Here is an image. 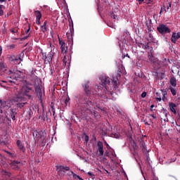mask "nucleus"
I'll use <instances>...</instances> for the list:
<instances>
[{
	"instance_id": "29",
	"label": "nucleus",
	"mask_w": 180,
	"mask_h": 180,
	"mask_svg": "<svg viewBox=\"0 0 180 180\" xmlns=\"http://www.w3.org/2000/svg\"><path fill=\"white\" fill-rule=\"evenodd\" d=\"M148 58L150 61V63H154V56H153V51H150V53H148Z\"/></svg>"
},
{
	"instance_id": "1",
	"label": "nucleus",
	"mask_w": 180,
	"mask_h": 180,
	"mask_svg": "<svg viewBox=\"0 0 180 180\" xmlns=\"http://www.w3.org/2000/svg\"><path fill=\"white\" fill-rule=\"evenodd\" d=\"M83 108L85 112H90L91 115H94V116H96V112L95 110V104L91 101L89 100L88 98L84 99V103L83 104Z\"/></svg>"
},
{
	"instance_id": "51",
	"label": "nucleus",
	"mask_w": 180,
	"mask_h": 180,
	"mask_svg": "<svg viewBox=\"0 0 180 180\" xmlns=\"http://www.w3.org/2000/svg\"><path fill=\"white\" fill-rule=\"evenodd\" d=\"M2 164H3V167H4V168H8V163H6V162H3Z\"/></svg>"
},
{
	"instance_id": "48",
	"label": "nucleus",
	"mask_w": 180,
	"mask_h": 180,
	"mask_svg": "<svg viewBox=\"0 0 180 180\" xmlns=\"http://www.w3.org/2000/svg\"><path fill=\"white\" fill-rule=\"evenodd\" d=\"M136 1L139 2V5H141L143 2H145V4L146 2H147L146 1L147 0H136Z\"/></svg>"
},
{
	"instance_id": "23",
	"label": "nucleus",
	"mask_w": 180,
	"mask_h": 180,
	"mask_svg": "<svg viewBox=\"0 0 180 180\" xmlns=\"http://www.w3.org/2000/svg\"><path fill=\"white\" fill-rule=\"evenodd\" d=\"M142 48H143L145 50H149L150 52L153 51V47L150 46V45H148V43L143 44Z\"/></svg>"
},
{
	"instance_id": "16",
	"label": "nucleus",
	"mask_w": 180,
	"mask_h": 180,
	"mask_svg": "<svg viewBox=\"0 0 180 180\" xmlns=\"http://www.w3.org/2000/svg\"><path fill=\"white\" fill-rule=\"evenodd\" d=\"M16 115H18V112H16V109L11 108L10 110V116L12 120H16Z\"/></svg>"
},
{
	"instance_id": "36",
	"label": "nucleus",
	"mask_w": 180,
	"mask_h": 180,
	"mask_svg": "<svg viewBox=\"0 0 180 180\" xmlns=\"http://www.w3.org/2000/svg\"><path fill=\"white\" fill-rule=\"evenodd\" d=\"M83 139H84L86 144L88 143V141H89V136L86 135V134H84Z\"/></svg>"
},
{
	"instance_id": "55",
	"label": "nucleus",
	"mask_w": 180,
	"mask_h": 180,
	"mask_svg": "<svg viewBox=\"0 0 180 180\" xmlns=\"http://www.w3.org/2000/svg\"><path fill=\"white\" fill-rule=\"evenodd\" d=\"M36 23L37 25H40V19L36 18Z\"/></svg>"
},
{
	"instance_id": "14",
	"label": "nucleus",
	"mask_w": 180,
	"mask_h": 180,
	"mask_svg": "<svg viewBox=\"0 0 180 180\" xmlns=\"http://www.w3.org/2000/svg\"><path fill=\"white\" fill-rule=\"evenodd\" d=\"M35 92L37 93V95L40 101H41V98L43 96L41 89L40 88V85L35 86Z\"/></svg>"
},
{
	"instance_id": "40",
	"label": "nucleus",
	"mask_w": 180,
	"mask_h": 180,
	"mask_svg": "<svg viewBox=\"0 0 180 180\" xmlns=\"http://www.w3.org/2000/svg\"><path fill=\"white\" fill-rule=\"evenodd\" d=\"M15 47H16V45H15V44H11V45L7 46V49L8 50H13V49H15Z\"/></svg>"
},
{
	"instance_id": "19",
	"label": "nucleus",
	"mask_w": 180,
	"mask_h": 180,
	"mask_svg": "<svg viewBox=\"0 0 180 180\" xmlns=\"http://www.w3.org/2000/svg\"><path fill=\"white\" fill-rule=\"evenodd\" d=\"M169 108L172 113L176 115V110L175 109V108H176V104L174 103H169Z\"/></svg>"
},
{
	"instance_id": "30",
	"label": "nucleus",
	"mask_w": 180,
	"mask_h": 180,
	"mask_svg": "<svg viewBox=\"0 0 180 180\" xmlns=\"http://www.w3.org/2000/svg\"><path fill=\"white\" fill-rule=\"evenodd\" d=\"M2 174L3 175H5V176H8V178H11L12 176V173L5 170H3Z\"/></svg>"
},
{
	"instance_id": "59",
	"label": "nucleus",
	"mask_w": 180,
	"mask_h": 180,
	"mask_svg": "<svg viewBox=\"0 0 180 180\" xmlns=\"http://www.w3.org/2000/svg\"><path fill=\"white\" fill-rule=\"evenodd\" d=\"M11 33H16V32H15V29H11Z\"/></svg>"
},
{
	"instance_id": "17",
	"label": "nucleus",
	"mask_w": 180,
	"mask_h": 180,
	"mask_svg": "<svg viewBox=\"0 0 180 180\" xmlns=\"http://www.w3.org/2000/svg\"><path fill=\"white\" fill-rule=\"evenodd\" d=\"M57 170L58 172H64V174H65L66 171H70V167L64 166H58Z\"/></svg>"
},
{
	"instance_id": "3",
	"label": "nucleus",
	"mask_w": 180,
	"mask_h": 180,
	"mask_svg": "<svg viewBox=\"0 0 180 180\" xmlns=\"http://www.w3.org/2000/svg\"><path fill=\"white\" fill-rule=\"evenodd\" d=\"M114 85H117V81H114L113 80H110V78L106 77V76H103L102 77L101 79V85L103 87H104L107 91H109V87L110 88V85L111 84H113Z\"/></svg>"
},
{
	"instance_id": "20",
	"label": "nucleus",
	"mask_w": 180,
	"mask_h": 180,
	"mask_svg": "<svg viewBox=\"0 0 180 180\" xmlns=\"http://www.w3.org/2000/svg\"><path fill=\"white\" fill-rule=\"evenodd\" d=\"M47 20L44 21L43 25L41 26L40 30L42 32V33H46L47 32L48 28H47Z\"/></svg>"
},
{
	"instance_id": "15",
	"label": "nucleus",
	"mask_w": 180,
	"mask_h": 180,
	"mask_svg": "<svg viewBox=\"0 0 180 180\" xmlns=\"http://www.w3.org/2000/svg\"><path fill=\"white\" fill-rule=\"evenodd\" d=\"M16 145L18 146L19 150L22 151V153H25L26 151V148H25V146L22 143V141L20 140H18L16 141Z\"/></svg>"
},
{
	"instance_id": "47",
	"label": "nucleus",
	"mask_w": 180,
	"mask_h": 180,
	"mask_svg": "<svg viewBox=\"0 0 180 180\" xmlns=\"http://www.w3.org/2000/svg\"><path fill=\"white\" fill-rule=\"evenodd\" d=\"M4 15V10H2V5L0 6V16Z\"/></svg>"
},
{
	"instance_id": "52",
	"label": "nucleus",
	"mask_w": 180,
	"mask_h": 180,
	"mask_svg": "<svg viewBox=\"0 0 180 180\" xmlns=\"http://www.w3.org/2000/svg\"><path fill=\"white\" fill-rule=\"evenodd\" d=\"M146 96H147V93L146 92H143L141 94V98H146Z\"/></svg>"
},
{
	"instance_id": "9",
	"label": "nucleus",
	"mask_w": 180,
	"mask_h": 180,
	"mask_svg": "<svg viewBox=\"0 0 180 180\" xmlns=\"http://www.w3.org/2000/svg\"><path fill=\"white\" fill-rule=\"evenodd\" d=\"M22 94L28 98H31V94H33V89L29 86H24L22 89Z\"/></svg>"
},
{
	"instance_id": "31",
	"label": "nucleus",
	"mask_w": 180,
	"mask_h": 180,
	"mask_svg": "<svg viewBox=\"0 0 180 180\" xmlns=\"http://www.w3.org/2000/svg\"><path fill=\"white\" fill-rule=\"evenodd\" d=\"M161 92L162 94V101L163 102H166L167 100V97L165 96V95H167V91L162 89Z\"/></svg>"
},
{
	"instance_id": "32",
	"label": "nucleus",
	"mask_w": 180,
	"mask_h": 180,
	"mask_svg": "<svg viewBox=\"0 0 180 180\" xmlns=\"http://www.w3.org/2000/svg\"><path fill=\"white\" fill-rule=\"evenodd\" d=\"M10 61H13L15 64H18V56H13L10 57Z\"/></svg>"
},
{
	"instance_id": "21",
	"label": "nucleus",
	"mask_w": 180,
	"mask_h": 180,
	"mask_svg": "<svg viewBox=\"0 0 180 180\" xmlns=\"http://www.w3.org/2000/svg\"><path fill=\"white\" fill-rule=\"evenodd\" d=\"M18 72V67L15 66L14 68H11L9 70V75H15V74Z\"/></svg>"
},
{
	"instance_id": "64",
	"label": "nucleus",
	"mask_w": 180,
	"mask_h": 180,
	"mask_svg": "<svg viewBox=\"0 0 180 180\" xmlns=\"http://www.w3.org/2000/svg\"><path fill=\"white\" fill-rule=\"evenodd\" d=\"M101 88H102V86H97V89H101Z\"/></svg>"
},
{
	"instance_id": "46",
	"label": "nucleus",
	"mask_w": 180,
	"mask_h": 180,
	"mask_svg": "<svg viewBox=\"0 0 180 180\" xmlns=\"http://www.w3.org/2000/svg\"><path fill=\"white\" fill-rule=\"evenodd\" d=\"M59 44L60 45V47H61L62 46H64V44H65V42L59 39Z\"/></svg>"
},
{
	"instance_id": "2",
	"label": "nucleus",
	"mask_w": 180,
	"mask_h": 180,
	"mask_svg": "<svg viewBox=\"0 0 180 180\" xmlns=\"http://www.w3.org/2000/svg\"><path fill=\"white\" fill-rule=\"evenodd\" d=\"M33 137L38 141V143H39V146H41V147L46 146V136L43 135V131H35L33 134Z\"/></svg>"
},
{
	"instance_id": "24",
	"label": "nucleus",
	"mask_w": 180,
	"mask_h": 180,
	"mask_svg": "<svg viewBox=\"0 0 180 180\" xmlns=\"http://www.w3.org/2000/svg\"><path fill=\"white\" fill-rule=\"evenodd\" d=\"M23 56H25V53L23 52H21L20 56L17 57L18 64H20V63L23 61Z\"/></svg>"
},
{
	"instance_id": "18",
	"label": "nucleus",
	"mask_w": 180,
	"mask_h": 180,
	"mask_svg": "<svg viewBox=\"0 0 180 180\" xmlns=\"http://www.w3.org/2000/svg\"><path fill=\"white\" fill-rule=\"evenodd\" d=\"M178 39H179V37H178L176 32H172V37H171L172 43L176 44V40Z\"/></svg>"
},
{
	"instance_id": "39",
	"label": "nucleus",
	"mask_w": 180,
	"mask_h": 180,
	"mask_svg": "<svg viewBox=\"0 0 180 180\" xmlns=\"http://www.w3.org/2000/svg\"><path fill=\"white\" fill-rule=\"evenodd\" d=\"M71 175H72L73 178L75 179H78L79 178V176L77 175V174L74 173V172L71 171L70 172Z\"/></svg>"
},
{
	"instance_id": "63",
	"label": "nucleus",
	"mask_w": 180,
	"mask_h": 180,
	"mask_svg": "<svg viewBox=\"0 0 180 180\" xmlns=\"http://www.w3.org/2000/svg\"><path fill=\"white\" fill-rule=\"evenodd\" d=\"M78 179H79V180H84V179H82V177H81V176H79Z\"/></svg>"
},
{
	"instance_id": "5",
	"label": "nucleus",
	"mask_w": 180,
	"mask_h": 180,
	"mask_svg": "<svg viewBox=\"0 0 180 180\" xmlns=\"http://www.w3.org/2000/svg\"><path fill=\"white\" fill-rule=\"evenodd\" d=\"M157 30L160 34L162 35L167 34V33H171V29L164 24L159 25V26L157 27Z\"/></svg>"
},
{
	"instance_id": "50",
	"label": "nucleus",
	"mask_w": 180,
	"mask_h": 180,
	"mask_svg": "<svg viewBox=\"0 0 180 180\" xmlns=\"http://www.w3.org/2000/svg\"><path fill=\"white\" fill-rule=\"evenodd\" d=\"M153 179L152 180H158V177L157 176H155V174H153Z\"/></svg>"
},
{
	"instance_id": "45",
	"label": "nucleus",
	"mask_w": 180,
	"mask_h": 180,
	"mask_svg": "<svg viewBox=\"0 0 180 180\" xmlns=\"http://www.w3.org/2000/svg\"><path fill=\"white\" fill-rule=\"evenodd\" d=\"M30 32V26H28V28L25 30L24 34H27Z\"/></svg>"
},
{
	"instance_id": "13",
	"label": "nucleus",
	"mask_w": 180,
	"mask_h": 180,
	"mask_svg": "<svg viewBox=\"0 0 180 180\" xmlns=\"http://www.w3.org/2000/svg\"><path fill=\"white\" fill-rule=\"evenodd\" d=\"M48 49H50L49 54H51L52 56H54L56 53H57V48H56V46L51 42L48 45Z\"/></svg>"
},
{
	"instance_id": "38",
	"label": "nucleus",
	"mask_w": 180,
	"mask_h": 180,
	"mask_svg": "<svg viewBox=\"0 0 180 180\" xmlns=\"http://www.w3.org/2000/svg\"><path fill=\"white\" fill-rule=\"evenodd\" d=\"M169 89H170L171 93L173 95V96H175V95H176V89H175L172 87H170Z\"/></svg>"
},
{
	"instance_id": "62",
	"label": "nucleus",
	"mask_w": 180,
	"mask_h": 180,
	"mask_svg": "<svg viewBox=\"0 0 180 180\" xmlns=\"http://www.w3.org/2000/svg\"><path fill=\"white\" fill-rule=\"evenodd\" d=\"M152 117H153V119H156L157 117L154 116V115H150Z\"/></svg>"
},
{
	"instance_id": "33",
	"label": "nucleus",
	"mask_w": 180,
	"mask_h": 180,
	"mask_svg": "<svg viewBox=\"0 0 180 180\" xmlns=\"http://www.w3.org/2000/svg\"><path fill=\"white\" fill-rule=\"evenodd\" d=\"M50 106L51 108V111L53 112V116H56V107L54 106V103H51Z\"/></svg>"
},
{
	"instance_id": "7",
	"label": "nucleus",
	"mask_w": 180,
	"mask_h": 180,
	"mask_svg": "<svg viewBox=\"0 0 180 180\" xmlns=\"http://www.w3.org/2000/svg\"><path fill=\"white\" fill-rule=\"evenodd\" d=\"M20 75H22V71L17 70V72L15 73V75L10 77V79H12V80L9 79V82L13 84H18V81L20 79Z\"/></svg>"
},
{
	"instance_id": "10",
	"label": "nucleus",
	"mask_w": 180,
	"mask_h": 180,
	"mask_svg": "<svg viewBox=\"0 0 180 180\" xmlns=\"http://www.w3.org/2000/svg\"><path fill=\"white\" fill-rule=\"evenodd\" d=\"M11 168L12 169H15L17 171L18 169H20V162L18 160H11L10 163H8Z\"/></svg>"
},
{
	"instance_id": "28",
	"label": "nucleus",
	"mask_w": 180,
	"mask_h": 180,
	"mask_svg": "<svg viewBox=\"0 0 180 180\" xmlns=\"http://www.w3.org/2000/svg\"><path fill=\"white\" fill-rule=\"evenodd\" d=\"M170 84L172 86H176V79L175 77H172L170 79Z\"/></svg>"
},
{
	"instance_id": "27",
	"label": "nucleus",
	"mask_w": 180,
	"mask_h": 180,
	"mask_svg": "<svg viewBox=\"0 0 180 180\" xmlns=\"http://www.w3.org/2000/svg\"><path fill=\"white\" fill-rule=\"evenodd\" d=\"M110 15L112 19H114V22H117V20H119V17H117V15H115V13H110Z\"/></svg>"
},
{
	"instance_id": "4",
	"label": "nucleus",
	"mask_w": 180,
	"mask_h": 180,
	"mask_svg": "<svg viewBox=\"0 0 180 180\" xmlns=\"http://www.w3.org/2000/svg\"><path fill=\"white\" fill-rule=\"evenodd\" d=\"M82 86L84 91V94L86 96H91L92 94V86H91V82L88 80H86L84 84H82Z\"/></svg>"
},
{
	"instance_id": "49",
	"label": "nucleus",
	"mask_w": 180,
	"mask_h": 180,
	"mask_svg": "<svg viewBox=\"0 0 180 180\" xmlns=\"http://www.w3.org/2000/svg\"><path fill=\"white\" fill-rule=\"evenodd\" d=\"M30 36V33H29V34H27V36H25L22 38V40H26V39L29 38Z\"/></svg>"
},
{
	"instance_id": "6",
	"label": "nucleus",
	"mask_w": 180,
	"mask_h": 180,
	"mask_svg": "<svg viewBox=\"0 0 180 180\" xmlns=\"http://www.w3.org/2000/svg\"><path fill=\"white\" fill-rule=\"evenodd\" d=\"M41 54L45 64H51V62L53 61V57H54V56L51 53L47 54L46 52H42Z\"/></svg>"
},
{
	"instance_id": "25",
	"label": "nucleus",
	"mask_w": 180,
	"mask_h": 180,
	"mask_svg": "<svg viewBox=\"0 0 180 180\" xmlns=\"http://www.w3.org/2000/svg\"><path fill=\"white\" fill-rule=\"evenodd\" d=\"M140 147H141L142 151H146L147 146H146V142H144V141H143V139H141V141L140 143Z\"/></svg>"
},
{
	"instance_id": "12",
	"label": "nucleus",
	"mask_w": 180,
	"mask_h": 180,
	"mask_svg": "<svg viewBox=\"0 0 180 180\" xmlns=\"http://www.w3.org/2000/svg\"><path fill=\"white\" fill-rule=\"evenodd\" d=\"M13 102H23L25 101V98L22 96V94H15L13 98H12Z\"/></svg>"
},
{
	"instance_id": "26",
	"label": "nucleus",
	"mask_w": 180,
	"mask_h": 180,
	"mask_svg": "<svg viewBox=\"0 0 180 180\" xmlns=\"http://www.w3.org/2000/svg\"><path fill=\"white\" fill-rule=\"evenodd\" d=\"M34 15L36 16V19H41V12H40V11H35Z\"/></svg>"
},
{
	"instance_id": "58",
	"label": "nucleus",
	"mask_w": 180,
	"mask_h": 180,
	"mask_svg": "<svg viewBox=\"0 0 180 180\" xmlns=\"http://www.w3.org/2000/svg\"><path fill=\"white\" fill-rule=\"evenodd\" d=\"M161 77H160V79H164V73H162L161 74Z\"/></svg>"
},
{
	"instance_id": "57",
	"label": "nucleus",
	"mask_w": 180,
	"mask_h": 180,
	"mask_svg": "<svg viewBox=\"0 0 180 180\" xmlns=\"http://www.w3.org/2000/svg\"><path fill=\"white\" fill-rule=\"evenodd\" d=\"M63 61L65 64H67V60H65V56H64Z\"/></svg>"
},
{
	"instance_id": "53",
	"label": "nucleus",
	"mask_w": 180,
	"mask_h": 180,
	"mask_svg": "<svg viewBox=\"0 0 180 180\" xmlns=\"http://www.w3.org/2000/svg\"><path fill=\"white\" fill-rule=\"evenodd\" d=\"M88 175H89L90 176H91L92 178H94L95 176V174H94L92 172H88Z\"/></svg>"
},
{
	"instance_id": "54",
	"label": "nucleus",
	"mask_w": 180,
	"mask_h": 180,
	"mask_svg": "<svg viewBox=\"0 0 180 180\" xmlns=\"http://www.w3.org/2000/svg\"><path fill=\"white\" fill-rule=\"evenodd\" d=\"M70 102V98H66L65 100V105H68V103Z\"/></svg>"
},
{
	"instance_id": "44",
	"label": "nucleus",
	"mask_w": 180,
	"mask_h": 180,
	"mask_svg": "<svg viewBox=\"0 0 180 180\" xmlns=\"http://www.w3.org/2000/svg\"><path fill=\"white\" fill-rule=\"evenodd\" d=\"M2 71L3 72H6V69H5L4 67H0V75H2Z\"/></svg>"
},
{
	"instance_id": "8",
	"label": "nucleus",
	"mask_w": 180,
	"mask_h": 180,
	"mask_svg": "<svg viewBox=\"0 0 180 180\" xmlns=\"http://www.w3.org/2000/svg\"><path fill=\"white\" fill-rule=\"evenodd\" d=\"M155 68L156 70H165L167 67H168V63H167V59H165L164 61H158L155 62Z\"/></svg>"
},
{
	"instance_id": "22",
	"label": "nucleus",
	"mask_w": 180,
	"mask_h": 180,
	"mask_svg": "<svg viewBox=\"0 0 180 180\" xmlns=\"http://www.w3.org/2000/svg\"><path fill=\"white\" fill-rule=\"evenodd\" d=\"M60 49L63 54H67V50H68V47L67 46L66 44H65L64 45H62L60 46Z\"/></svg>"
},
{
	"instance_id": "35",
	"label": "nucleus",
	"mask_w": 180,
	"mask_h": 180,
	"mask_svg": "<svg viewBox=\"0 0 180 180\" xmlns=\"http://www.w3.org/2000/svg\"><path fill=\"white\" fill-rule=\"evenodd\" d=\"M27 103V102L18 103H17V108H20V109H22V108H23V106H25V105H26Z\"/></svg>"
},
{
	"instance_id": "56",
	"label": "nucleus",
	"mask_w": 180,
	"mask_h": 180,
	"mask_svg": "<svg viewBox=\"0 0 180 180\" xmlns=\"http://www.w3.org/2000/svg\"><path fill=\"white\" fill-rule=\"evenodd\" d=\"M156 101H158V102H161V101H162V98H161V97H158L156 98Z\"/></svg>"
},
{
	"instance_id": "41",
	"label": "nucleus",
	"mask_w": 180,
	"mask_h": 180,
	"mask_svg": "<svg viewBox=\"0 0 180 180\" xmlns=\"http://www.w3.org/2000/svg\"><path fill=\"white\" fill-rule=\"evenodd\" d=\"M111 136L113 137V139H119V137H120V134H112Z\"/></svg>"
},
{
	"instance_id": "34",
	"label": "nucleus",
	"mask_w": 180,
	"mask_h": 180,
	"mask_svg": "<svg viewBox=\"0 0 180 180\" xmlns=\"http://www.w3.org/2000/svg\"><path fill=\"white\" fill-rule=\"evenodd\" d=\"M165 6H166V11L167 12H171V6H172V3H169V4H165Z\"/></svg>"
},
{
	"instance_id": "42",
	"label": "nucleus",
	"mask_w": 180,
	"mask_h": 180,
	"mask_svg": "<svg viewBox=\"0 0 180 180\" xmlns=\"http://www.w3.org/2000/svg\"><path fill=\"white\" fill-rule=\"evenodd\" d=\"M160 11H161V12H165V13H166V12H167V7L165 4H163V6L161 7Z\"/></svg>"
},
{
	"instance_id": "60",
	"label": "nucleus",
	"mask_w": 180,
	"mask_h": 180,
	"mask_svg": "<svg viewBox=\"0 0 180 180\" xmlns=\"http://www.w3.org/2000/svg\"><path fill=\"white\" fill-rule=\"evenodd\" d=\"M0 54H2V46H0Z\"/></svg>"
},
{
	"instance_id": "11",
	"label": "nucleus",
	"mask_w": 180,
	"mask_h": 180,
	"mask_svg": "<svg viewBox=\"0 0 180 180\" xmlns=\"http://www.w3.org/2000/svg\"><path fill=\"white\" fill-rule=\"evenodd\" d=\"M97 151H98L100 157H102V155H103V153H105V150H103V143L99 141L97 143Z\"/></svg>"
},
{
	"instance_id": "43",
	"label": "nucleus",
	"mask_w": 180,
	"mask_h": 180,
	"mask_svg": "<svg viewBox=\"0 0 180 180\" xmlns=\"http://www.w3.org/2000/svg\"><path fill=\"white\" fill-rule=\"evenodd\" d=\"M5 102L2 101V100H0V108L2 109L4 108H5Z\"/></svg>"
},
{
	"instance_id": "61",
	"label": "nucleus",
	"mask_w": 180,
	"mask_h": 180,
	"mask_svg": "<svg viewBox=\"0 0 180 180\" xmlns=\"http://www.w3.org/2000/svg\"><path fill=\"white\" fill-rule=\"evenodd\" d=\"M176 34H177L179 39H180V32H177Z\"/></svg>"
},
{
	"instance_id": "37",
	"label": "nucleus",
	"mask_w": 180,
	"mask_h": 180,
	"mask_svg": "<svg viewBox=\"0 0 180 180\" xmlns=\"http://www.w3.org/2000/svg\"><path fill=\"white\" fill-rule=\"evenodd\" d=\"M6 153L7 154H8V155L11 157V158H13V160H15L16 158V155L9 152V151H6Z\"/></svg>"
}]
</instances>
